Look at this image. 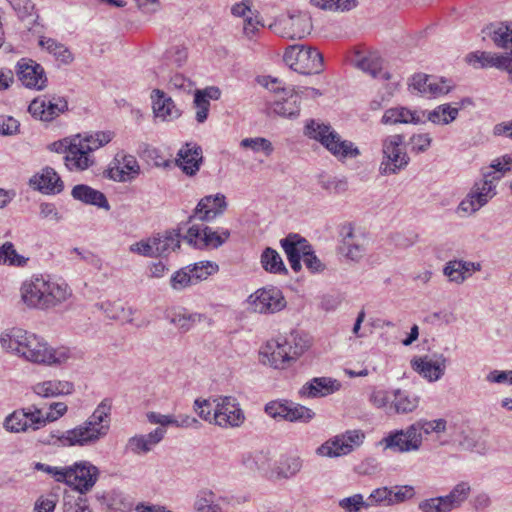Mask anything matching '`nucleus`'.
<instances>
[{"label": "nucleus", "mask_w": 512, "mask_h": 512, "mask_svg": "<svg viewBox=\"0 0 512 512\" xmlns=\"http://www.w3.org/2000/svg\"><path fill=\"white\" fill-rule=\"evenodd\" d=\"M180 237L179 230L166 231L162 236L153 237L157 257L166 256L176 248H180Z\"/></svg>", "instance_id": "obj_41"}, {"label": "nucleus", "mask_w": 512, "mask_h": 512, "mask_svg": "<svg viewBox=\"0 0 512 512\" xmlns=\"http://www.w3.org/2000/svg\"><path fill=\"white\" fill-rule=\"evenodd\" d=\"M194 107L196 109V120L198 123H203L208 117L210 108V101L204 99L201 94H194Z\"/></svg>", "instance_id": "obj_63"}, {"label": "nucleus", "mask_w": 512, "mask_h": 512, "mask_svg": "<svg viewBox=\"0 0 512 512\" xmlns=\"http://www.w3.org/2000/svg\"><path fill=\"white\" fill-rule=\"evenodd\" d=\"M193 282L190 271L187 272L185 269L175 272L170 280L171 287L175 290H182L193 284Z\"/></svg>", "instance_id": "obj_62"}, {"label": "nucleus", "mask_w": 512, "mask_h": 512, "mask_svg": "<svg viewBox=\"0 0 512 512\" xmlns=\"http://www.w3.org/2000/svg\"><path fill=\"white\" fill-rule=\"evenodd\" d=\"M129 250L132 253H136L144 257H157L153 237L133 243L130 245Z\"/></svg>", "instance_id": "obj_61"}, {"label": "nucleus", "mask_w": 512, "mask_h": 512, "mask_svg": "<svg viewBox=\"0 0 512 512\" xmlns=\"http://www.w3.org/2000/svg\"><path fill=\"white\" fill-rule=\"evenodd\" d=\"M323 189L331 194L341 195L348 189V182L346 179H339L336 177H330L321 181Z\"/></svg>", "instance_id": "obj_59"}, {"label": "nucleus", "mask_w": 512, "mask_h": 512, "mask_svg": "<svg viewBox=\"0 0 512 512\" xmlns=\"http://www.w3.org/2000/svg\"><path fill=\"white\" fill-rule=\"evenodd\" d=\"M64 476L65 478L62 482L73 486L81 494H84L95 485L99 476V470L90 462L83 461L64 468Z\"/></svg>", "instance_id": "obj_10"}, {"label": "nucleus", "mask_w": 512, "mask_h": 512, "mask_svg": "<svg viewBox=\"0 0 512 512\" xmlns=\"http://www.w3.org/2000/svg\"><path fill=\"white\" fill-rule=\"evenodd\" d=\"M357 66L362 71L370 74L372 77H382L385 80H391L392 75L388 72L382 73V60L377 55H369L358 61Z\"/></svg>", "instance_id": "obj_48"}, {"label": "nucleus", "mask_w": 512, "mask_h": 512, "mask_svg": "<svg viewBox=\"0 0 512 512\" xmlns=\"http://www.w3.org/2000/svg\"><path fill=\"white\" fill-rule=\"evenodd\" d=\"M480 269L481 266L479 263L450 260L445 264L443 274L447 276L451 282L461 284L471 275L472 271H479Z\"/></svg>", "instance_id": "obj_28"}, {"label": "nucleus", "mask_w": 512, "mask_h": 512, "mask_svg": "<svg viewBox=\"0 0 512 512\" xmlns=\"http://www.w3.org/2000/svg\"><path fill=\"white\" fill-rule=\"evenodd\" d=\"M367 240L361 233H356L351 227L344 234L341 252L352 261H359L366 253Z\"/></svg>", "instance_id": "obj_25"}, {"label": "nucleus", "mask_w": 512, "mask_h": 512, "mask_svg": "<svg viewBox=\"0 0 512 512\" xmlns=\"http://www.w3.org/2000/svg\"><path fill=\"white\" fill-rule=\"evenodd\" d=\"M249 303L252 310L260 314L276 313L286 306L282 292L275 287L258 289L249 296Z\"/></svg>", "instance_id": "obj_13"}, {"label": "nucleus", "mask_w": 512, "mask_h": 512, "mask_svg": "<svg viewBox=\"0 0 512 512\" xmlns=\"http://www.w3.org/2000/svg\"><path fill=\"white\" fill-rule=\"evenodd\" d=\"M338 387L339 384L336 380H331L326 377H317L307 382L301 388L300 394L309 398L323 397L333 393Z\"/></svg>", "instance_id": "obj_34"}, {"label": "nucleus", "mask_w": 512, "mask_h": 512, "mask_svg": "<svg viewBox=\"0 0 512 512\" xmlns=\"http://www.w3.org/2000/svg\"><path fill=\"white\" fill-rule=\"evenodd\" d=\"M111 400L103 399L94 412L80 425L69 430L68 437L80 447L92 446L105 438L110 430Z\"/></svg>", "instance_id": "obj_3"}, {"label": "nucleus", "mask_w": 512, "mask_h": 512, "mask_svg": "<svg viewBox=\"0 0 512 512\" xmlns=\"http://www.w3.org/2000/svg\"><path fill=\"white\" fill-rule=\"evenodd\" d=\"M30 185L45 193H60L63 190V182L53 168L46 167L41 175H35L30 179Z\"/></svg>", "instance_id": "obj_32"}, {"label": "nucleus", "mask_w": 512, "mask_h": 512, "mask_svg": "<svg viewBox=\"0 0 512 512\" xmlns=\"http://www.w3.org/2000/svg\"><path fill=\"white\" fill-rule=\"evenodd\" d=\"M241 147L250 148L254 152L263 151L267 156H269L273 152L272 143L262 137L256 138H245L240 142Z\"/></svg>", "instance_id": "obj_57"}, {"label": "nucleus", "mask_w": 512, "mask_h": 512, "mask_svg": "<svg viewBox=\"0 0 512 512\" xmlns=\"http://www.w3.org/2000/svg\"><path fill=\"white\" fill-rule=\"evenodd\" d=\"M115 166H111L106 171L107 177L118 182H126L134 179L140 173V166L133 155L117 154L115 157Z\"/></svg>", "instance_id": "obj_19"}, {"label": "nucleus", "mask_w": 512, "mask_h": 512, "mask_svg": "<svg viewBox=\"0 0 512 512\" xmlns=\"http://www.w3.org/2000/svg\"><path fill=\"white\" fill-rule=\"evenodd\" d=\"M287 346L284 345L281 339L274 342H268L265 350L261 353L263 357L268 359V362L276 369H284L294 356L289 353Z\"/></svg>", "instance_id": "obj_27"}, {"label": "nucleus", "mask_w": 512, "mask_h": 512, "mask_svg": "<svg viewBox=\"0 0 512 512\" xmlns=\"http://www.w3.org/2000/svg\"><path fill=\"white\" fill-rule=\"evenodd\" d=\"M64 163L68 170L79 172L87 170L93 166L95 164V159L92 155H88L84 150L83 145L74 141L68 156H64Z\"/></svg>", "instance_id": "obj_30"}, {"label": "nucleus", "mask_w": 512, "mask_h": 512, "mask_svg": "<svg viewBox=\"0 0 512 512\" xmlns=\"http://www.w3.org/2000/svg\"><path fill=\"white\" fill-rule=\"evenodd\" d=\"M213 424L223 428L239 427L245 420L240 404L233 396H218L213 399Z\"/></svg>", "instance_id": "obj_8"}, {"label": "nucleus", "mask_w": 512, "mask_h": 512, "mask_svg": "<svg viewBox=\"0 0 512 512\" xmlns=\"http://www.w3.org/2000/svg\"><path fill=\"white\" fill-rule=\"evenodd\" d=\"M69 430L61 432L59 430L52 431L49 434L42 436L39 439V442H41L44 445H53V446H79L78 443H72L69 439L71 436L68 437Z\"/></svg>", "instance_id": "obj_53"}, {"label": "nucleus", "mask_w": 512, "mask_h": 512, "mask_svg": "<svg viewBox=\"0 0 512 512\" xmlns=\"http://www.w3.org/2000/svg\"><path fill=\"white\" fill-rule=\"evenodd\" d=\"M213 404V401L211 402L209 399H196L194 401V411L201 419L208 421L209 423H213Z\"/></svg>", "instance_id": "obj_60"}, {"label": "nucleus", "mask_w": 512, "mask_h": 512, "mask_svg": "<svg viewBox=\"0 0 512 512\" xmlns=\"http://www.w3.org/2000/svg\"><path fill=\"white\" fill-rule=\"evenodd\" d=\"M393 395L394 399L389 406V411L393 410L397 414H407L413 412L419 405V397L405 390L396 389Z\"/></svg>", "instance_id": "obj_38"}, {"label": "nucleus", "mask_w": 512, "mask_h": 512, "mask_svg": "<svg viewBox=\"0 0 512 512\" xmlns=\"http://www.w3.org/2000/svg\"><path fill=\"white\" fill-rule=\"evenodd\" d=\"M261 265L265 271L274 274H287L288 270L284 265V262L280 256V254L272 249L271 247H267L261 254Z\"/></svg>", "instance_id": "obj_47"}, {"label": "nucleus", "mask_w": 512, "mask_h": 512, "mask_svg": "<svg viewBox=\"0 0 512 512\" xmlns=\"http://www.w3.org/2000/svg\"><path fill=\"white\" fill-rule=\"evenodd\" d=\"M230 237V231L221 229L213 231L210 227L204 225L191 226L183 239L195 248H218L223 245Z\"/></svg>", "instance_id": "obj_11"}, {"label": "nucleus", "mask_w": 512, "mask_h": 512, "mask_svg": "<svg viewBox=\"0 0 512 512\" xmlns=\"http://www.w3.org/2000/svg\"><path fill=\"white\" fill-rule=\"evenodd\" d=\"M303 460L299 456H289L281 459L271 470L270 477L277 480L290 479L302 469Z\"/></svg>", "instance_id": "obj_35"}, {"label": "nucleus", "mask_w": 512, "mask_h": 512, "mask_svg": "<svg viewBox=\"0 0 512 512\" xmlns=\"http://www.w3.org/2000/svg\"><path fill=\"white\" fill-rule=\"evenodd\" d=\"M310 3L321 9L350 10L356 6V0H310Z\"/></svg>", "instance_id": "obj_58"}, {"label": "nucleus", "mask_w": 512, "mask_h": 512, "mask_svg": "<svg viewBox=\"0 0 512 512\" xmlns=\"http://www.w3.org/2000/svg\"><path fill=\"white\" fill-rule=\"evenodd\" d=\"M415 427L416 433H421L423 431L425 434H430L432 432L442 433L446 431L447 421L445 419H436V420H419L412 424Z\"/></svg>", "instance_id": "obj_54"}, {"label": "nucleus", "mask_w": 512, "mask_h": 512, "mask_svg": "<svg viewBox=\"0 0 512 512\" xmlns=\"http://www.w3.org/2000/svg\"><path fill=\"white\" fill-rule=\"evenodd\" d=\"M71 195L75 200H78L87 205H94L98 208L105 210L110 209L109 202L106 196L99 190H96L85 184H78L73 187Z\"/></svg>", "instance_id": "obj_29"}, {"label": "nucleus", "mask_w": 512, "mask_h": 512, "mask_svg": "<svg viewBox=\"0 0 512 512\" xmlns=\"http://www.w3.org/2000/svg\"><path fill=\"white\" fill-rule=\"evenodd\" d=\"M289 353L294 356V360L302 355L310 346V337L300 331H291L290 334L283 339L280 338Z\"/></svg>", "instance_id": "obj_42"}, {"label": "nucleus", "mask_w": 512, "mask_h": 512, "mask_svg": "<svg viewBox=\"0 0 512 512\" xmlns=\"http://www.w3.org/2000/svg\"><path fill=\"white\" fill-rule=\"evenodd\" d=\"M471 486L468 482L462 481L456 484L451 491L443 498L451 511L460 508L469 498Z\"/></svg>", "instance_id": "obj_46"}, {"label": "nucleus", "mask_w": 512, "mask_h": 512, "mask_svg": "<svg viewBox=\"0 0 512 512\" xmlns=\"http://www.w3.org/2000/svg\"><path fill=\"white\" fill-rule=\"evenodd\" d=\"M202 162V148L195 143H186L177 153L176 164L188 176L196 175Z\"/></svg>", "instance_id": "obj_21"}, {"label": "nucleus", "mask_w": 512, "mask_h": 512, "mask_svg": "<svg viewBox=\"0 0 512 512\" xmlns=\"http://www.w3.org/2000/svg\"><path fill=\"white\" fill-rule=\"evenodd\" d=\"M227 208L226 197L218 193L216 195H208L203 197L197 204L194 215L189 217V222L193 218L201 221H211L222 215Z\"/></svg>", "instance_id": "obj_17"}, {"label": "nucleus", "mask_w": 512, "mask_h": 512, "mask_svg": "<svg viewBox=\"0 0 512 512\" xmlns=\"http://www.w3.org/2000/svg\"><path fill=\"white\" fill-rule=\"evenodd\" d=\"M281 247L283 248L287 258L293 255L294 258H303L310 251L311 245L309 242L299 234L290 233L285 238L280 240Z\"/></svg>", "instance_id": "obj_37"}, {"label": "nucleus", "mask_w": 512, "mask_h": 512, "mask_svg": "<svg viewBox=\"0 0 512 512\" xmlns=\"http://www.w3.org/2000/svg\"><path fill=\"white\" fill-rule=\"evenodd\" d=\"M151 98L153 112L157 118L163 121H173L180 117V110L176 107L172 98L168 97L162 90L154 89Z\"/></svg>", "instance_id": "obj_24"}, {"label": "nucleus", "mask_w": 512, "mask_h": 512, "mask_svg": "<svg viewBox=\"0 0 512 512\" xmlns=\"http://www.w3.org/2000/svg\"><path fill=\"white\" fill-rule=\"evenodd\" d=\"M432 138L428 133L414 134L410 138L412 151L423 153L427 151L431 145Z\"/></svg>", "instance_id": "obj_64"}, {"label": "nucleus", "mask_w": 512, "mask_h": 512, "mask_svg": "<svg viewBox=\"0 0 512 512\" xmlns=\"http://www.w3.org/2000/svg\"><path fill=\"white\" fill-rule=\"evenodd\" d=\"M27 261L28 258L17 253L13 243L5 242L0 247V264L23 267L27 264Z\"/></svg>", "instance_id": "obj_49"}, {"label": "nucleus", "mask_w": 512, "mask_h": 512, "mask_svg": "<svg viewBox=\"0 0 512 512\" xmlns=\"http://www.w3.org/2000/svg\"><path fill=\"white\" fill-rule=\"evenodd\" d=\"M300 100V93L292 88L287 92H280V99H274L272 109L281 117L295 119L300 114Z\"/></svg>", "instance_id": "obj_23"}, {"label": "nucleus", "mask_w": 512, "mask_h": 512, "mask_svg": "<svg viewBox=\"0 0 512 512\" xmlns=\"http://www.w3.org/2000/svg\"><path fill=\"white\" fill-rule=\"evenodd\" d=\"M16 12L21 21H28V29L31 30L38 24L39 15L35 11V4L31 0H6Z\"/></svg>", "instance_id": "obj_40"}, {"label": "nucleus", "mask_w": 512, "mask_h": 512, "mask_svg": "<svg viewBox=\"0 0 512 512\" xmlns=\"http://www.w3.org/2000/svg\"><path fill=\"white\" fill-rule=\"evenodd\" d=\"M283 25L284 31L280 32V35L290 39H302L312 29L310 17L302 13L289 16L288 20L283 22Z\"/></svg>", "instance_id": "obj_26"}, {"label": "nucleus", "mask_w": 512, "mask_h": 512, "mask_svg": "<svg viewBox=\"0 0 512 512\" xmlns=\"http://www.w3.org/2000/svg\"><path fill=\"white\" fill-rule=\"evenodd\" d=\"M460 107L451 104H441L435 109L425 112L424 120L435 125H448L452 123L459 114Z\"/></svg>", "instance_id": "obj_39"}, {"label": "nucleus", "mask_w": 512, "mask_h": 512, "mask_svg": "<svg viewBox=\"0 0 512 512\" xmlns=\"http://www.w3.org/2000/svg\"><path fill=\"white\" fill-rule=\"evenodd\" d=\"M165 434V428L157 427L148 434L134 435L128 439L126 450L135 455L147 454L163 440Z\"/></svg>", "instance_id": "obj_20"}, {"label": "nucleus", "mask_w": 512, "mask_h": 512, "mask_svg": "<svg viewBox=\"0 0 512 512\" xmlns=\"http://www.w3.org/2000/svg\"><path fill=\"white\" fill-rule=\"evenodd\" d=\"M381 444L386 449L400 453L418 451L422 445V434L416 433L415 427L410 425L406 429L389 433L382 439Z\"/></svg>", "instance_id": "obj_14"}, {"label": "nucleus", "mask_w": 512, "mask_h": 512, "mask_svg": "<svg viewBox=\"0 0 512 512\" xmlns=\"http://www.w3.org/2000/svg\"><path fill=\"white\" fill-rule=\"evenodd\" d=\"M68 110V102L61 96L35 98L28 107L29 113L41 121L49 122Z\"/></svg>", "instance_id": "obj_12"}, {"label": "nucleus", "mask_w": 512, "mask_h": 512, "mask_svg": "<svg viewBox=\"0 0 512 512\" xmlns=\"http://www.w3.org/2000/svg\"><path fill=\"white\" fill-rule=\"evenodd\" d=\"M365 434L362 430H347L327 440L316 450L320 456L339 457L351 453L364 442Z\"/></svg>", "instance_id": "obj_7"}, {"label": "nucleus", "mask_w": 512, "mask_h": 512, "mask_svg": "<svg viewBox=\"0 0 512 512\" xmlns=\"http://www.w3.org/2000/svg\"><path fill=\"white\" fill-rule=\"evenodd\" d=\"M496 195V187L487 184V181H477L470 192L458 205V211L465 214H474L485 206Z\"/></svg>", "instance_id": "obj_15"}, {"label": "nucleus", "mask_w": 512, "mask_h": 512, "mask_svg": "<svg viewBox=\"0 0 512 512\" xmlns=\"http://www.w3.org/2000/svg\"><path fill=\"white\" fill-rule=\"evenodd\" d=\"M339 506L345 512H360L362 508H369L370 502H366L361 494H354L339 501Z\"/></svg>", "instance_id": "obj_55"}, {"label": "nucleus", "mask_w": 512, "mask_h": 512, "mask_svg": "<svg viewBox=\"0 0 512 512\" xmlns=\"http://www.w3.org/2000/svg\"><path fill=\"white\" fill-rule=\"evenodd\" d=\"M4 428L12 433L38 430L45 426L42 419V410L32 405L27 408L15 410L4 421Z\"/></svg>", "instance_id": "obj_9"}, {"label": "nucleus", "mask_w": 512, "mask_h": 512, "mask_svg": "<svg viewBox=\"0 0 512 512\" xmlns=\"http://www.w3.org/2000/svg\"><path fill=\"white\" fill-rule=\"evenodd\" d=\"M170 323L183 331L190 330L196 323L207 320L206 315L200 313H189L186 310L174 311L168 315Z\"/></svg>", "instance_id": "obj_43"}, {"label": "nucleus", "mask_w": 512, "mask_h": 512, "mask_svg": "<svg viewBox=\"0 0 512 512\" xmlns=\"http://www.w3.org/2000/svg\"><path fill=\"white\" fill-rule=\"evenodd\" d=\"M21 299L29 308L48 310L65 302L72 294L66 283H58L45 279L43 276H33L23 282Z\"/></svg>", "instance_id": "obj_2"}, {"label": "nucleus", "mask_w": 512, "mask_h": 512, "mask_svg": "<svg viewBox=\"0 0 512 512\" xmlns=\"http://www.w3.org/2000/svg\"><path fill=\"white\" fill-rule=\"evenodd\" d=\"M404 136L394 134L382 141V161L379 166L381 175H393L404 170L410 161V157L403 148Z\"/></svg>", "instance_id": "obj_6"}, {"label": "nucleus", "mask_w": 512, "mask_h": 512, "mask_svg": "<svg viewBox=\"0 0 512 512\" xmlns=\"http://www.w3.org/2000/svg\"><path fill=\"white\" fill-rule=\"evenodd\" d=\"M16 74L21 83L30 89L42 90L47 85L43 67L31 59L22 58L17 63Z\"/></svg>", "instance_id": "obj_16"}, {"label": "nucleus", "mask_w": 512, "mask_h": 512, "mask_svg": "<svg viewBox=\"0 0 512 512\" xmlns=\"http://www.w3.org/2000/svg\"><path fill=\"white\" fill-rule=\"evenodd\" d=\"M0 345L5 351L34 364H62L69 358L68 351L54 349L44 338L20 328L1 332Z\"/></svg>", "instance_id": "obj_1"}, {"label": "nucleus", "mask_w": 512, "mask_h": 512, "mask_svg": "<svg viewBox=\"0 0 512 512\" xmlns=\"http://www.w3.org/2000/svg\"><path fill=\"white\" fill-rule=\"evenodd\" d=\"M39 45L45 48L48 52L52 53L63 63H69L73 59L71 52L63 44L52 38L41 37L39 40Z\"/></svg>", "instance_id": "obj_50"}, {"label": "nucleus", "mask_w": 512, "mask_h": 512, "mask_svg": "<svg viewBox=\"0 0 512 512\" xmlns=\"http://www.w3.org/2000/svg\"><path fill=\"white\" fill-rule=\"evenodd\" d=\"M483 33L491 37L497 47L510 48L511 51L507 54L512 57V25L491 24L483 30Z\"/></svg>", "instance_id": "obj_36"}, {"label": "nucleus", "mask_w": 512, "mask_h": 512, "mask_svg": "<svg viewBox=\"0 0 512 512\" xmlns=\"http://www.w3.org/2000/svg\"><path fill=\"white\" fill-rule=\"evenodd\" d=\"M283 60L292 70L305 75L318 74L323 69V56L312 47L291 45L286 49Z\"/></svg>", "instance_id": "obj_5"}, {"label": "nucleus", "mask_w": 512, "mask_h": 512, "mask_svg": "<svg viewBox=\"0 0 512 512\" xmlns=\"http://www.w3.org/2000/svg\"><path fill=\"white\" fill-rule=\"evenodd\" d=\"M412 367L429 381H436L442 377L445 371L446 358L441 354L438 360L433 362L425 358H418L411 361Z\"/></svg>", "instance_id": "obj_31"}, {"label": "nucleus", "mask_w": 512, "mask_h": 512, "mask_svg": "<svg viewBox=\"0 0 512 512\" xmlns=\"http://www.w3.org/2000/svg\"><path fill=\"white\" fill-rule=\"evenodd\" d=\"M99 310L113 320L132 322V309L126 308L121 302H102L95 305Z\"/></svg>", "instance_id": "obj_44"}, {"label": "nucleus", "mask_w": 512, "mask_h": 512, "mask_svg": "<svg viewBox=\"0 0 512 512\" xmlns=\"http://www.w3.org/2000/svg\"><path fill=\"white\" fill-rule=\"evenodd\" d=\"M32 390L40 397L51 398L71 394L74 391V385L69 381L47 380L36 383Z\"/></svg>", "instance_id": "obj_33"}, {"label": "nucleus", "mask_w": 512, "mask_h": 512, "mask_svg": "<svg viewBox=\"0 0 512 512\" xmlns=\"http://www.w3.org/2000/svg\"><path fill=\"white\" fill-rule=\"evenodd\" d=\"M421 512H451L443 496L424 499L419 502Z\"/></svg>", "instance_id": "obj_56"}, {"label": "nucleus", "mask_w": 512, "mask_h": 512, "mask_svg": "<svg viewBox=\"0 0 512 512\" xmlns=\"http://www.w3.org/2000/svg\"><path fill=\"white\" fill-rule=\"evenodd\" d=\"M305 135L318 141L340 162L357 158L361 154L355 143L343 139L329 124L310 120L305 126Z\"/></svg>", "instance_id": "obj_4"}, {"label": "nucleus", "mask_w": 512, "mask_h": 512, "mask_svg": "<svg viewBox=\"0 0 512 512\" xmlns=\"http://www.w3.org/2000/svg\"><path fill=\"white\" fill-rule=\"evenodd\" d=\"M315 416V412L308 407L294 404L287 408L285 419L289 422L308 423Z\"/></svg>", "instance_id": "obj_51"}, {"label": "nucleus", "mask_w": 512, "mask_h": 512, "mask_svg": "<svg viewBox=\"0 0 512 512\" xmlns=\"http://www.w3.org/2000/svg\"><path fill=\"white\" fill-rule=\"evenodd\" d=\"M467 61L470 64L480 68H497L507 71L512 80V57L508 54H496L486 51H477L467 55Z\"/></svg>", "instance_id": "obj_18"}, {"label": "nucleus", "mask_w": 512, "mask_h": 512, "mask_svg": "<svg viewBox=\"0 0 512 512\" xmlns=\"http://www.w3.org/2000/svg\"><path fill=\"white\" fill-rule=\"evenodd\" d=\"M112 140L111 132H103L99 131L94 134L87 135L85 137H80L77 135L74 137V141L79 142V144L83 145L84 150L88 153V155H92V153L105 146Z\"/></svg>", "instance_id": "obj_45"}, {"label": "nucleus", "mask_w": 512, "mask_h": 512, "mask_svg": "<svg viewBox=\"0 0 512 512\" xmlns=\"http://www.w3.org/2000/svg\"><path fill=\"white\" fill-rule=\"evenodd\" d=\"M425 111L418 112L411 110L407 107L396 106L387 109L382 118L381 123L384 125H397V124H422L424 120Z\"/></svg>", "instance_id": "obj_22"}, {"label": "nucleus", "mask_w": 512, "mask_h": 512, "mask_svg": "<svg viewBox=\"0 0 512 512\" xmlns=\"http://www.w3.org/2000/svg\"><path fill=\"white\" fill-rule=\"evenodd\" d=\"M219 266L211 261H201L195 263L192 268L189 269L193 281L196 282L207 279L209 276L217 273Z\"/></svg>", "instance_id": "obj_52"}]
</instances>
